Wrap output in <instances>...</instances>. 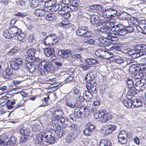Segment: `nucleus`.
I'll return each instance as SVG.
<instances>
[{"label":"nucleus","mask_w":146,"mask_h":146,"mask_svg":"<svg viewBox=\"0 0 146 146\" xmlns=\"http://www.w3.org/2000/svg\"><path fill=\"white\" fill-rule=\"evenodd\" d=\"M77 35L82 36L83 38L90 37L91 35V32L89 31L88 27L86 26H82L79 28L76 31Z\"/></svg>","instance_id":"nucleus-3"},{"label":"nucleus","mask_w":146,"mask_h":146,"mask_svg":"<svg viewBox=\"0 0 146 146\" xmlns=\"http://www.w3.org/2000/svg\"><path fill=\"white\" fill-rule=\"evenodd\" d=\"M126 17L125 19L129 21V22L136 25H138L139 24V22L135 17H131V16L127 13H125Z\"/></svg>","instance_id":"nucleus-20"},{"label":"nucleus","mask_w":146,"mask_h":146,"mask_svg":"<svg viewBox=\"0 0 146 146\" xmlns=\"http://www.w3.org/2000/svg\"><path fill=\"white\" fill-rule=\"evenodd\" d=\"M62 109H57L54 111L52 114V116L53 118L58 120L60 117L63 116L64 113L62 112Z\"/></svg>","instance_id":"nucleus-17"},{"label":"nucleus","mask_w":146,"mask_h":146,"mask_svg":"<svg viewBox=\"0 0 146 146\" xmlns=\"http://www.w3.org/2000/svg\"><path fill=\"white\" fill-rule=\"evenodd\" d=\"M125 32H126V34H127L133 32L134 30V28L132 26H125Z\"/></svg>","instance_id":"nucleus-48"},{"label":"nucleus","mask_w":146,"mask_h":146,"mask_svg":"<svg viewBox=\"0 0 146 146\" xmlns=\"http://www.w3.org/2000/svg\"><path fill=\"white\" fill-rule=\"evenodd\" d=\"M136 94V92L134 89H130L127 92V98L128 100H131L133 96Z\"/></svg>","instance_id":"nucleus-25"},{"label":"nucleus","mask_w":146,"mask_h":146,"mask_svg":"<svg viewBox=\"0 0 146 146\" xmlns=\"http://www.w3.org/2000/svg\"><path fill=\"white\" fill-rule=\"evenodd\" d=\"M40 127V126L38 125H37V129H38V131H37V141H38V143H41L43 140H44V137H45V135H46L45 132H42V130H40V131H39V128Z\"/></svg>","instance_id":"nucleus-14"},{"label":"nucleus","mask_w":146,"mask_h":146,"mask_svg":"<svg viewBox=\"0 0 146 146\" xmlns=\"http://www.w3.org/2000/svg\"><path fill=\"white\" fill-rule=\"evenodd\" d=\"M55 35H50L47 36L42 39V43L46 45H53L57 42Z\"/></svg>","instance_id":"nucleus-4"},{"label":"nucleus","mask_w":146,"mask_h":146,"mask_svg":"<svg viewBox=\"0 0 146 146\" xmlns=\"http://www.w3.org/2000/svg\"><path fill=\"white\" fill-rule=\"evenodd\" d=\"M107 50L102 48H98L95 50V55L97 57L106 59L105 56H108Z\"/></svg>","instance_id":"nucleus-11"},{"label":"nucleus","mask_w":146,"mask_h":146,"mask_svg":"<svg viewBox=\"0 0 146 146\" xmlns=\"http://www.w3.org/2000/svg\"><path fill=\"white\" fill-rule=\"evenodd\" d=\"M104 117L102 120L103 122H105L109 120L112 118V116L110 113H107L104 114Z\"/></svg>","instance_id":"nucleus-34"},{"label":"nucleus","mask_w":146,"mask_h":146,"mask_svg":"<svg viewBox=\"0 0 146 146\" xmlns=\"http://www.w3.org/2000/svg\"><path fill=\"white\" fill-rule=\"evenodd\" d=\"M46 95L47 96V97H44L43 95H41L40 94L38 95V104H39L38 107H44L48 105V100L49 99V94H47Z\"/></svg>","instance_id":"nucleus-8"},{"label":"nucleus","mask_w":146,"mask_h":146,"mask_svg":"<svg viewBox=\"0 0 146 146\" xmlns=\"http://www.w3.org/2000/svg\"><path fill=\"white\" fill-rule=\"evenodd\" d=\"M44 53L47 56L49 57L52 55L51 58L52 60H54L56 58V57L54 54V51L53 48H46L44 50Z\"/></svg>","instance_id":"nucleus-15"},{"label":"nucleus","mask_w":146,"mask_h":146,"mask_svg":"<svg viewBox=\"0 0 146 146\" xmlns=\"http://www.w3.org/2000/svg\"><path fill=\"white\" fill-rule=\"evenodd\" d=\"M82 110L83 109V113L85 117H87L89 115L90 113V110L87 107L84 106H80Z\"/></svg>","instance_id":"nucleus-37"},{"label":"nucleus","mask_w":146,"mask_h":146,"mask_svg":"<svg viewBox=\"0 0 146 146\" xmlns=\"http://www.w3.org/2000/svg\"><path fill=\"white\" fill-rule=\"evenodd\" d=\"M83 109L82 110L81 107L76 108L74 111V115L78 118L81 119L85 117L83 112Z\"/></svg>","instance_id":"nucleus-16"},{"label":"nucleus","mask_w":146,"mask_h":146,"mask_svg":"<svg viewBox=\"0 0 146 146\" xmlns=\"http://www.w3.org/2000/svg\"><path fill=\"white\" fill-rule=\"evenodd\" d=\"M114 61L117 64L124 63L125 62V58L122 57L118 56L114 58Z\"/></svg>","instance_id":"nucleus-39"},{"label":"nucleus","mask_w":146,"mask_h":146,"mask_svg":"<svg viewBox=\"0 0 146 146\" xmlns=\"http://www.w3.org/2000/svg\"><path fill=\"white\" fill-rule=\"evenodd\" d=\"M56 17L54 13H49L46 16V19L48 21H52L55 19Z\"/></svg>","instance_id":"nucleus-38"},{"label":"nucleus","mask_w":146,"mask_h":146,"mask_svg":"<svg viewBox=\"0 0 146 146\" xmlns=\"http://www.w3.org/2000/svg\"><path fill=\"white\" fill-rule=\"evenodd\" d=\"M101 132L103 134L105 135H108L111 133V132H110V130L106 126L103 128L101 129Z\"/></svg>","instance_id":"nucleus-44"},{"label":"nucleus","mask_w":146,"mask_h":146,"mask_svg":"<svg viewBox=\"0 0 146 146\" xmlns=\"http://www.w3.org/2000/svg\"><path fill=\"white\" fill-rule=\"evenodd\" d=\"M97 112L95 113L94 117L96 119H100V120L102 122L103 118L104 117V113L102 111H97Z\"/></svg>","instance_id":"nucleus-22"},{"label":"nucleus","mask_w":146,"mask_h":146,"mask_svg":"<svg viewBox=\"0 0 146 146\" xmlns=\"http://www.w3.org/2000/svg\"><path fill=\"white\" fill-rule=\"evenodd\" d=\"M9 32L12 35L13 37H14L17 35L21 33L22 32V30L21 29H19L16 26H14L11 27L9 29Z\"/></svg>","instance_id":"nucleus-18"},{"label":"nucleus","mask_w":146,"mask_h":146,"mask_svg":"<svg viewBox=\"0 0 146 146\" xmlns=\"http://www.w3.org/2000/svg\"><path fill=\"white\" fill-rule=\"evenodd\" d=\"M97 88H98L96 85V83L94 82L92 84V86L90 87V90L94 94H96L98 92Z\"/></svg>","instance_id":"nucleus-33"},{"label":"nucleus","mask_w":146,"mask_h":146,"mask_svg":"<svg viewBox=\"0 0 146 146\" xmlns=\"http://www.w3.org/2000/svg\"><path fill=\"white\" fill-rule=\"evenodd\" d=\"M91 22L93 24H96L98 23L99 17L96 15H93L90 17Z\"/></svg>","instance_id":"nucleus-36"},{"label":"nucleus","mask_w":146,"mask_h":146,"mask_svg":"<svg viewBox=\"0 0 146 146\" xmlns=\"http://www.w3.org/2000/svg\"><path fill=\"white\" fill-rule=\"evenodd\" d=\"M135 48L140 51L145 50L146 49V44H137L135 46Z\"/></svg>","instance_id":"nucleus-29"},{"label":"nucleus","mask_w":146,"mask_h":146,"mask_svg":"<svg viewBox=\"0 0 146 146\" xmlns=\"http://www.w3.org/2000/svg\"><path fill=\"white\" fill-rule=\"evenodd\" d=\"M65 132L62 130L58 131L57 133V136L60 138L64 136L65 135Z\"/></svg>","instance_id":"nucleus-61"},{"label":"nucleus","mask_w":146,"mask_h":146,"mask_svg":"<svg viewBox=\"0 0 146 146\" xmlns=\"http://www.w3.org/2000/svg\"><path fill=\"white\" fill-rule=\"evenodd\" d=\"M66 105L69 107L73 108H75L76 106L75 102L72 101L71 102H66Z\"/></svg>","instance_id":"nucleus-51"},{"label":"nucleus","mask_w":146,"mask_h":146,"mask_svg":"<svg viewBox=\"0 0 146 146\" xmlns=\"http://www.w3.org/2000/svg\"><path fill=\"white\" fill-rule=\"evenodd\" d=\"M107 35V38L108 40H109L112 41H116L117 40V38L116 37L113 36L114 34L113 33H112L110 32H108V33H106Z\"/></svg>","instance_id":"nucleus-32"},{"label":"nucleus","mask_w":146,"mask_h":146,"mask_svg":"<svg viewBox=\"0 0 146 146\" xmlns=\"http://www.w3.org/2000/svg\"><path fill=\"white\" fill-rule=\"evenodd\" d=\"M113 48L116 50L120 51L122 49L121 45V44L117 43L114 45Z\"/></svg>","instance_id":"nucleus-56"},{"label":"nucleus","mask_w":146,"mask_h":146,"mask_svg":"<svg viewBox=\"0 0 146 146\" xmlns=\"http://www.w3.org/2000/svg\"><path fill=\"white\" fill-rule=\"evenodd\" d=\"M106 126L108 128V129L110 130V132H111V133L117 128L116 126L113 124H108Z\"/></svg>","instance_id":"nucleus-49"},{"label":"nucleus","mask_w":146,"mask_h":146,"mask_svg":"<svg viewBox=\"0 0 146 146\" xmlns=\"http://www.w3.org/2000/svg\"><path fill=\"white\" fill-rule=\"evenodd\" d=\"M86 128L88 130V131L90 134L93 132L95 129V126L91 123H89L87 124Z\"/></svg>","instance_id":"nucleus-35"},{"label":"nucleus","mask_w":146,"mask_h":146,"mask_svg":"<svg viewBox=\"0 0 146 146\" xmlns=\"http://www.w3.org/2000/svg\"><path fill=\"white\" fill-rule=\"evenodd\" d=\"M117 28L116 34L124 36L126 34L125 29V26L122 24H119L117 25Z\"/></svg>","instance_id":"nucleus-19"},{"label":"nucleus","mask_w":146,"mask_h":146,"mask_svg":"<svg viewBox=\"0 0 146 146\" xmlns=\"http://www.w3.org/2000/svg\"><path fill=\"white\" fill-rule=\"evenodd\" d=\"M67 7H68L67 11L69 12L74 11L77 9V7H76V6H74V5L72 4L71 5L67 6Z\"/></svg>","instance_id":"nucleus-50"},{"label":"nucleus","mask_w":146,"mask_h":146,"mask_svg":"<svg viewBox=\"0 0 146 146\" xmlns=\"http://www.w3.org/2000/svg\"><path fill=\"white\" fill-rule=\"evenodd\" d=\"M57 121L56 120L52 121L50 124L51 126V129L54 131H56L57 129H59V128L60 127L59 125L56 123Z\"/></svg>","instance_id":"nucleus-28"},{"label":"nucleus","mask_w":146,"mask_h":146,"mask_svg":"<svg viewBox=\"0 0 146 146\" xmlns=\"http://www.w3.org/2000/svg\"><path fill=\"white\" fill-rule=\"evenodd\" d=\"M17 51L18 50L17 47H14L7 53V55L8 56H12L17 53Z\"/></svg>","instance_id":"nucleus-41"},{"label":"nucleus","mask_w":146,"mask_h":146,"mask_svg":"<svg viewBox=\"0 0 146 146\" xmlns=\"http://www.w3.org/2000/svg\"><path fill=\"white\" fill-rule=\"evenodd\" d=\"M32 68H31V69L29 70L30 72L33 74V75L34 76H36V72L35 70L36 69V66L34 64H33Z\"/></svg>","instance_id":"nucleus-59"},{"label":"nucleus","mask_w":146,"mask_h":146,"mask_svg":"<svg viewBox=\"0 0 146 146\" xmlns=\"http://www.w3.org/2000/svg\"><path fill=\"white\" fill-rule=\"evenodd\" d=\"M45 14V11L44 9L42 10H38L37 11V16H44Z\"/></svg>","instance_id":"nucleus-57"},{"label":"nucleus","mask_w":146,"mask_h":146,"mask_svg":"<svg viewBox=\"0 0 146 146\" xmlns=\"http://www.w3.org/2000/svg\"><path fill=\"white\" fill-rule=\"evenodd\" d=\"M80 133V130H75L70 133L75 139L77 137Z\"/></svg>","instance_id":"nucleus-47"},{"label":"nucleus","mask_w":146,"mask_h":146,"mask_svg":"<svg viewBox=\"0 0 146 146\" xmlns=\"http://www.w3.org/2000/svg\"><path fill=\"white\" fill-rule=\"evenodd\" d=\"M98 61L96 59L92 58H88L85 60V63L88 65L95 64L98 63Z\"/></svg>","instance_id":"nucleus-26"},{"label":"nucleus","mask_w":146,"mask_h":146,"mask_svg":"<svg viewBox=\"0 0 146 146\" xmlns=\"http://www.w3.org/2000/svg\"><path fill=\"white\" fill-rule=\"evenodd\" d=\"M44 7H45L46 8H49V9L52 11L51 8L53 4L51 1H49L47 2H46L45 3H44Z\"/></svg>","instance_id":"nucleus-53"},{"label":"nucleus","mask_w":146,"mask_h":146,"mask_svg":"<svg viewBox=\"0 0 146 146\" xmlns=\"http://www.w3.org/2000/svg\"><path fill=\"white\" fill-rule=\"evenodd\" d=\"M141 69V67L137 66V65L133 64L129 68V70L133 74H135Z\"/></svg>","instance_id":"nucleus-23"},{"label":"nucleus","mask_w":146,"mask_h":146,"mask_svg":"<svg viewBox=\"0 0 146 146\" xmlns=\"http://www.w3.org/2000/svg\"><path fill=\"white\" fill-rule=\"evenodd\" d=\"M95 75L91 72L88 74V81L89 82H92L94 79Z\"/></svg>","instance_id":"nucleus-52"},{"label":"nucleus","mask_w":146,"mask_h":146,"mask_svg":"<svg viewBox=\"0 0 146 146\" xmlns=\"http://www.w3.org/2000/svg\"><path fill=\"white\" fill-rule=\"evenodd\" d=\"M17 138L15 136H12L10 137L6 143H5V145H4V146H13L15 144H17Z\"/></svg>","instance_id":"nucleus-21"},{"label":"nucleus","mask_w":146,"mask_h":146,"mask_svg":"<svg viewBox=\"0 0 146 146\" xmlns=\"http://www.w3.org/2000/svg\"><path fill=\"white\" fill-rule=\"evenodd\" d=\"M113 24L114 23L113 22H110L109 24V25L110 26V27L109 28H111V31L113 32L115 31L116 33L117 30L118 29L117 28V25H113Z\"/></svg>","instance_id":"nucleus-46"},{"label":"nucleus","mask_w":146,"mask_h":146,"mask_svg":"<svg viewBox=\"0 0 146 146\" xmlns=\"http://www.w3.org/2000/svg\"><path fill=\"white\" fill-rule=\"evenodd\" d=\"M75 139L72 135L69 133L66 138V143H71Z\"/></svg>","instance_id":"nucleus-40"},{"label":"nucleus","mask_w":146,"mask_h":146,"mask_svg":"<svg viewBox=\"0 0 146 146\" xmlns=\"http://www.w3.org/2000/svg\"><path fill=\"white\" fill-rule=\"evenodd\" d=\"M9 29L5 30L3 33V35L6 38H10L12 37V35L10 34V32H9Z\"/></svg>","instance_id":"nucleus-43"},{"label":"nucleus","mask_w":146,"mask_h":146,"mask_svg":"<svg viewBox=\"0 0 146 146\" xmlns=\"http://www.w3.org/2000/svg\"><path fill=\"white\" fill-rule=\"evenodd\" d=\"M46 135L44 137V141L50 144H52L55 141L54 137L52 136V133L51 131H48L45 132Z\"/></svg>","instance_id":"nucleus-12"},{"label":"nucleus","mask_w":146,"mask_h":146,"mask_svg":"<svg viewBox=\"0 0 146 146\" xmlns=\"http://www.w3.org/2000/svg\"><path fill=\"white\" fill-rule=\"evenodd\" d=\"M90 82L88 81L86 84L87 90H85L83 93L84 96H86V98L89 101H90L93 98V95L90 91V87L92 86Z\"/></svg>","instance_id":"nucleus-10"},{"label":"nucleus","mask_w":146,"mask_h":146,"mask_svg":"<svg viewBox=\"0 0 146 146\" xmlns=\"http://www.w3.org/2000/svg\"><path fill=\"white\" fill-rule=\"evenodd\" d=\"M127 84L128 87L131 88L133 86V82L131 79H128Z\"/></svg>","instance_id":"nucleus-60"},{"label":"nucleus","mask_w":146,"mask_h":146,"mask_svg":"<svg viewBox=\"0 0 146 146\" xmlns=\"http://www.w3.org/2000/svg\"><path fill=\"white\" fill-rule=\"evenodd\" d=\"M125 61L124 63L126 64V62L127 65L130 64L133 62L134 61V60L131 58H126L125 59Z\"/></svg>","instance_id":"nucleus-58"},{"label":"nucleus","mask_w":146,"mask_h":146,"mask_svg":"<svg viewBox=\"0 0 146 146\" xmlns=\"http://www.w3.org/2000/svg\"><path fill=\"white\" fill-rule=\"evenodd\" d=\"M135 88L139 92H142L146 87V82L144 79L136 81L135 83Z\"/></svg>","instance_id":"nucleus-9"},{"label":"nucleus","mask_w":146,"mask_h":146,"mask_svg":"<svg viewBox=\"0 0 146 146\" xmlns=\"http://www.w3.org/2000/svg\"><path fill=\"white\" fill-rule=\"evenodd\" d=\"M99 145V146H112V143L108 140L103 139L100 141Z\"/></svg>","instance_id":"nucleus-24"},{"label":"nucleus","mask_w":146,"mask_h":146,"mask_svg":"<svg viewBox=\"0 0 146 146\" xmlns=\"http://www.w3.org/2000/svg\"><path fill=\"white\" fill-rule=\"evenodd\" d=\"M44 0H41L40 1H37V11L38 10H42L44 8Z\"/></svg>","instance_id":"nucleus-27"},{"label":"nucleus","mask_w":146,"mask_h":146,"mask_svg":"<svg viewBox=\"0 0 146 146\" xmlns=\"http://www.w3.org/2000/svg\"><path fill=\"white\" fill-rule=\"evenodd\" d=\"M64 58H67L72 55V52L70 50H63Z\"/></svg>","instance_id":"nucleus-45"},{"label":"nucleus","mask_w":146,"mask_h":146,"mask_svg":"<svg viewBox=\"0 0 146 146\" xmlns=\"http://www.w3.org/2000/svg\"><path fill=\"white\" fill-rule=\"evenodd\" d=\"M123 104L125 106L128 108H131L132 105V104L131 103V101L129 102L126 100H124Z\"/></svg>","instance_id":"nucleus-55"},{"label":"nucleus","mask_w":146,"mask_h":146,"mask_svg":"<svg viewBox=\"0 0 146 146\" xmlns=\"http://www.w3.org/2000/svg\"><path fill=\"white\" fill-rule=\"evenodd\" d=\"M131 103L134 107L135 108L139 107L142 104L141 101L137 99L131 100Z\"/></svg>","instance_id":"nucleus-30"},{"label":"nucleus","mask_w":146,"mask_h":146,"mask_svg":"<svg viewBox=\"0 0 146 146\" xmlns=\"http://www.w3.org/2000/svg\"><path fill=\"white\" fill-rule=\"evenodd\" d=\"M125 136L126 132L124 131H121L118 136V142L121 144H125L127 142Z\"/></svg>","instance_id":"nucleus-13"},{"label":"nucleus","mask_w":146,"mask_h":146,"mask_svg":"<svg viewBox=\"0 0 146 146\" xmlns=\"http://www.w3.org/2000/svg\"><path fill=\"white\" fill-rule=\"evenodd\" d=\"M114 10L115 9L112 8H108V7H106V8L105 10L106 15H108V14H109L110 13Z\"/></svg>","instance_id":"nucleus-64"},{"label":"nucleus","mask_w":146,"mask_h":146,"mask_svg":"<svg viewBox=\"0 0 146 146\" xmlns=\"http://www.w3.org/2000/svg\"><path fill=\"white\" fill-rule=\"evenodd\" d=\"M26 52L25 67L29 71L33 66V64L31 63V62L32 63L36 61V58L35 56L36 51L34 49L31 48L27 50Z\"/></svg>","instance_id":"nucleus-2"},{"label":"nucleus","mask_w":146,"mask_h":146,"mask_svg":"<svg viewBox=\"0 0 146 146\" xmlns=\"http://www.w3.org/2000/svg\"><path fill=\"white\" fill-rule=\"evenodd\" d=\"M65 76H66V77L65 79V81L66 82H68L72 80L73 79V77L69 75L66 74Z\"/></svg>","instance_id":"nucleus-63"},{"label":"nucleus","mask_w":146,"mask_h":146,"mask_svg":"<svg viewBox=\"0 0 146 146\" xmlns=\"http://www.w3.org/2000/svg\"><path fill=\"white\" fill-rule=\"evenodd\" d=\"M31 133L30 130L27 128L23 127L20 130V133L21 135L20 136V143H23L25 142L28 139L29 135Z\"/></svg>","instance_id":"nucleus-5"},{"label":"nucleus","mask_w":146,"mask_h":146,"mask_svg":"<svg viewBox=\"0 0 146 146\" xmlns=\"http://www.w3.org/2000/svg\"><path fill=\"white\" fill-rule=\"evenodd\" d=\"M15 15L16 16H19L21 17H25L27 16V14L25 13H23L20 12H17L15 14Z\"/></svg>","instance_id":"nucleus-62"},{"label":"nucleus","mask_w":146,"mask_h":146,"mask_svg":"<svg viewBox=\"0 0 146 146\" xmlns=\"http://www.w3.org/2000/svg\"><path fill=\"white\" fill-rule=\"evenodd\" d=\"M24 62L23 60L18 58H15L14 61L9 62V63L11 68L14 70H17L20 68V66L24 63Z\"/></svg>","instance_id":"nucleus-6"},{"label":"nucleus","mask_w":146,"mask_h":146,"mask_svg":"<svg viewBox=\"0 0 146 146\" xmlns=\"http://www.w3.org/2000/svg\"><path fill=\"white\" fill-rule=\"evenodd\" d=\"M14 71L13 69L8 66L6 68L5 71L2 72V74L5 78L12 80L16 77Z\"/></svg>","instance_id":"nucleus-7"},{"label":"nucleus","mask_w":146,"mask_h":146,"mask_svg":"<svg viewBox=\"0 0 146 146\" xmlns=\"http://www.w3.org/2000/svg\"><path fill=\"white\" fill-rule=\"evenodd\" d=\"M85 97L86 98H85V99H86V98L87 99L86 96H84L83 95V96H79L77 99L76 101L75 102L76 104H77L79 106L82 105L85 99Z\"/></svg>","instance_id":"nucleus-31"},{"label":"nucleus","mask_w":146,"mask_h":146,"mask_svg":"<svg viewBox=\"0 0 146 146\" xmlns=\"http://www.w3.org/2000/svg\"><path fill=\"white\" fill-rule=\"evenodd\" d=\"M52 68L51 63L45 61L41 57H37V73L38 75H43L45 71H50Z\"/></svg>","instance_id":"nucleus-1"},{"label":"nucleus","mask_w":146,"mask_h":146,"mask_svg":"<svg viewBox=\"0 0 146 146\" xmlns=\"http://www.w3.org/2000/svg\"><path fill=\"white\" fill-rule=\"evenodd\" d=\"M117 11L115 9L113 11L109 14L108 15H106V17L108 18L113 19V18L116 17V14Z\"/></svg>","instance_id":"nucleus-42"},{"label":"nucleus","mask_w":146,"mask_h":146,"mask_svg":"<svg viewBox=\"0 0 146 146\" xmlns=\"http://www.w3.org/2000/svg\"><path fill=\"white\" fill-rule=\"evenodd\" d=\"M100 31L103 33L106 34L109 31V28L107 27H102L100 28Z\"/></svg>","instance_id":"nucleus-54"}]
</instances>
